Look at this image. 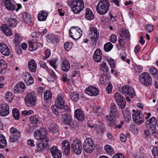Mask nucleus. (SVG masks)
<instances>
[{
  "label": "nucleus",
  "mask_w": 158,
  "mask_h": 158,
  "mask_svg": "<svg viewBox=\"0 0 158 158\" xmlns=\"http://www.w3.org/2000/svg\"><path fill=\"white\" fill-rule=\"evenodd\" d=\"M110 7V3L107 0H100L96 7L98 13L101 15L105 14L108 11Z\"/></svg>",
  "instance_id": "3"
},
{
  "label": "nucleus",
  "mask_w": 158,
  "mask_h": 158,
  "mask_svg": "<svg viewBox=\"0 0 158 158\" xmlns=\"http://www.w3.org/2000/svg\"><path fill=\"white\" fill-rule=\"evenodd\" d=\"M150 73L153 76L158 75V71L153 67H152L150 69Z\"/></svg>",
  "instance_id": "59"
},
{
  "label": "nucleus",
  "mask_w": 158,
  "mask_h": 158,
  "mask_svg": "<svg viewBox=\"0 0 158 158\" xmlns=\"http://www.w3.org/2000/svg\"><path fill=\"white\" fill-rule=\"evenodd\" d=\"M57 59L54 58L51 59L49 61V63L55 70L57 68L58 64L56 63Z\"/></svg>",
  "instance_id": "39"
},
{
  "label": "nucleus",
  "mask_w": 158,
  "mask_h": 158,
  "mask_svg": "<svg viewBox=\"0 0 158 158\" xmlns=\"http://www.w3.org/2000/svg\"><path fill=\"white\" fill-rule=\"evenodd\" d=\"M113 47V45L112 44L109 42L105 44L104 49L106 52H108L111 50Z\"/></svg>",
  "instance_id": "42"
},
{
  "label": "nucleus",
  "mask_w": 158,
  "mask_h": 158,
  "mask_svg": "<svg viewBox=\"0 0 158 158\" xmlns=\"http://www.w3.org/2000/svg\"><path fill=\"white\" fill-rule=\"evenodd\" d=\"M130 87L127 85L123 86L120 90V92L125 96H127V92Z\"/></svg>",
  "instance_id": "43"
},
{
  "label": "nucleus",
  "mask_w": 158,
  "mask_h": 158,
  "mask_svg": "<svg viewBox=\"0 0 158 158\" xmlns=\"http://www.w3.org/2000/svg\"><path fill=\"white\" fill-rule=\"evenodd\" d=\"M85 17L89 20H91L94 18V15L91 10L87 8L85 10Z\"/></svg>",
  "instance_id": "30"
},
{
  "label": "nucleus",
  "mask_w": 158,
  "mask_h": 158,
  "mask_svg": "<svg viewBox=\"0 0 158 158\" xmlns=\"http://www.w3.org/2000/svg\"><path fill=\"white\" fill-rule=\"evenodd\" d=\"M61 145L62 150H64V152H66L67 154H69L70 149V145L69 142L67 140H64L62 142Z\"/></svg>",
  "instance_id": "27"
},
{
  "label": "nucleus",
  "mask_w": 158,
  "mask_h": 158,
  "mask_svg": "<svg viewBox=\"0 0 158 158\" xmlns=\"http://www.w3.org/2000/svg\"><path fill=\"white\" fill-rule=\"evenodd\" d=\"M36 98L32 93L28 94L25 96L24 101L27 107H33L36 104Z\"/></svg>",
  "instance_id": "4"
},
{
  "label": "nucleus",
  "mask_w": 158,
  "mask_h": 158,
  "mask_svg": "<svg viewBox=\"0 0 158 158\" xmlns=\"http://www.w3.org/2000/svg\"><path fill=\"white\" fill-rule=\"evenodd\" d=\"M100 81L102 84H105L107 82L106 77L101 75L100 78Z\"/></svg>",
  "instance_id": "62"
},
{
  "label": "nucleus",
  "mask_w": 158,
  "mask_h": 158,
  "mask_svg": "<svg viewBox=\"0 0 158 158\" xmlns=\"http://www.w3.org/2000/svg\"><path fill=\"white\" fill-rule=\"evenodd\" d=\"M31 122L35 124H38L40 122V118L38 115L31 116L30 117Z\"/></svg>",
  "instance_id": "35"
},
{
  "label": "nucleus",
  "mask_w": 158,
  "mask_h": 158,
  "mask_svg": "<svg viewBox=\"0 0 158 158\" xmlns=\"http://www.w3.org/2000/svg\"><path fill=\"white\" fill-rule=\"evenodd\" d=\"M50 151L53 158H61V152L56 146H53L50 149Z\"/></svg>",
  "instance_id": "15"
},
{
  "label": "nucleus",
  "mask_w": 158,
  "mask_h": 158,
  "mask_svg": "<svg viewBox=\"0 0 158 158\" xmlns=\"http://www.w3.org/2000/svg\"><path fill=\"white\" fill-rule=\"evenodd\" d=\"M135 95V93L134 89L131 87H130L127 92V96H128L131 98H133Z\"/></svg>",
  "instance_id": "47"
},
{
  "label": "nucleus",
  "mask_w": 158,
  "mask_h": 158,
  "mask_svg": "<svg viewBox=\"0 0 158 158\" xmlns=\"http://www.w3.org/2000/svg\"><path fill=\"white\" fill-rule=\"evenodd\" d=\"M52 95L50 91L47 90L44 93V100L45 102H49L51 100Z\"/></svg>",
  "instance_id": "34"
},
{
  "label": "nucleus",
  "mask_w": 158,
  "mask_h": 158,
  "mask_svg": "<svg viewBox=\"0 0 158 158\" xmlns=\"http://www.w3.org/2000/svg\"><path fill=\"white\" fill-rule=\"evenodd\" d=\"M61 121L63 124L70 125L72 121V116L67 114H64L62 115Z\"/></svg>",
  "instance_id": "18"
},
{
  "label": "nucleus",
  "mask_w": 158,
  "mask_h": 158,
  "mask_svg": "<svg viewBox=\"0 0 158 158\" xmlns=\"http://www.w3.org/2000/svg\"><path fill=\"white\" fill-rule=\"evenodd\" d=\"M0 27L2 31L6 35L10 36L12 35L11 29L6 24H2L1 26Z\"/></svg>",
  "instance_id": "25"
},
{
  "label": "nucleus",
  "mask_w": 158,
  "mask_h": 158,
  "mask_svg": "<svg viewBox=\"0 0 158 158\" xmlns=\"http://www.w3.org/2000/svg\"><path fill=\"white\" fill-rule=\"evenodd\" d=\"M105 151L109 155L114 154V149L110 146L108 145H106L104 147Z\"/></svg>",
  "instance_id": "37"
},
{
  "label": "nucleus",
  "mask_w": 158,
  "mask_h": 158,
  "mask_svg": "<svg viewBox=\"0 0 158 158\" xmlns=\"http://www.w3.org/2000/svg\"><path fill=\"white\" fill-rule=\"evenodd\" d=\"M135 69L136 72L138 73H140L143 70L142 67L140 65H136L135 67Z\"/></svg>",
  "instance_id": "61"
},
{
  "label": "nucleus",
  "mask_w": 158,
  "mask_h": 158,
  "mask_svg": "<svg viewBox=\"0 0 158 158\" xmlns=\"http://www.w3.org/2000/svg\"><path fill=\"white\" fill-rule=\"evenodd\" d=\"M29 49L30 51H33L37 49L38 45L36 43L34 42L29 41Z\"/></svg>",
  "instance_id": "36"
},
{
  "label": "nucleus",
  "mask_w": 158,
  "mask_h": 158,
  "mask_svg": "<svg viewBox=\"0 0 158 158\" xmlns=\"http://www.w3.org/2000/svg\"><path fill=\"white\" fill-rule=\"evenodd\" d=\"M110 114L114 118H118L120 115V112L116 110H111Z\"/></svg>",
  "instance_id": "45"
},
{
  "label": "nucleus",
  "mask_w": 158,
  "mask_h": 158,
  "mask_svg": "<svg viewBox=\"0 0 158 158\" xmlns=\"http://www.w3.org/2000/svg\"><path fill=\"white\" fill-rule=\"evenodd\" d=\"M22 78L24 82L28 85H30L34 83V79L27 72L23 73L22 74Z\"/></svg>",
  "instance_id": "14"
},
{
  "label": "nucleus",
  "mask_w": 158,
  "mask_h": 158,
  "mask_svg": "<svg viewBox=\"0 0 158 158\" xmlns=\"http://www.w3.org/2000/svg\"><path fill=\"white\" fill-rule=\"evenodd\" d=\"M29 69L33 73L35 72L36 71L37 65L35 60L32 59L29 60L28 63Z\"/></svg>",
  "instance_id": "26"
},
{
  "label": "nucleus",
  "mask_w": 158,
  "mask_h": 158,
  "mask_svg": "<svg viewBox=\"0 0 158 158\" xmlns=\"http://www.w3.org/2000/svg\"><path fill=\"white\" fill-rule=\"evenodd\" d=\"M12 113L14 118L15 120H18L20 118V114L18 110L14 108L12 111Z\"/></svg>",
  "instance_id": "38"
},
{
  "label": "nucleus",
  "mask_w": 158,
  "mask_h": 158,
  "mask_svg": "<svg viewBox=\"0 0 158 158\" xmlns=\"http://www.w3.org/2000/svg\"><path fill=\"white\" fill-rule=\"evenodd\" d=\"M129 35L130 34L128 31H123L121 34L120 36H122L123 38L127 39V37H129Z\"/></svg>",
  "instance_id": "60"
},
{
  "label": "nucleus",
  "mask_w": 158,
  "mask_h": 158,
  "mask_svg": "<svg viewBox=\"0 0 158 158\" xmlns=\"http://www.w3.org/2000/svg\"><path fill=\"white\" fill-rule=\"evenodd\" d=\"M25 85L22 82H20L14 87V89L15 92L16 93H22L25 90Z\"/></svg>",
  "instance_id": "16"
},
{
  "label": "nucleus",
  "mask_w": 158,
  "mask_h": 158,
  "mask_svg": "<svg viewBox=\"0 0 158 158\" xmlns=\"http://www.w3.org/2000/svg\"><path fill=\"white\" fill-rule=\"evenodd\" d=\"M56 106V107H55L54 106H52L51 107V109L53 113L54 114L57 116L58 115L59 113V109Z\"/></svg>",
  "instance_id": "57"
},
{
  "label": "nucleus",
  "mask_w": 158,
  "mask_h": 158,
  "mask_svg": "<svg viewBox=\"0 0 158 158\" xmlns=\"http://www.w3.org/2000/svg\"><path fill=\"white\" fill-rule=\"evenodd\" d=\"M4 4L6 8L9 10H14L15 9V3L12 0H5Z\"/></svg>",
  "instance_id": "19"
},
{
  "label": "nucleus",
  "mask_w": 158,
  "mask_h": 158,
  "mask_svg": "<svg viewBox=\"0 0 158 158\" xmlns=\"http://www.w3.org/2000/svg\"><path fill=\"white\" fill-rule=\"evenodd\" d=\"M83 147L86 152L88 153H91L95 147L92 139L89 138H86L83 143Z\"/></svg>",
  "instance_id": "5"
},
{
  "label": "nucleus",
  "mask_w": 158,
  "mask_h": 158,
  "mask_svg": "<svg viewBox=\"0 0 158 158\" xmlns=\"http://www.w3.org/2000/svg\"><path fill=\"white\" fill-rule=\"evenodd\" d=\"M0 51L4 55L9 56L10 54V51L7 46L3 43H0Z\"/></svg>",
  "instance_id": "21"
},
{
  "label": "nucleus",
  "mask_w": 158,
  "mask_h": 158,
  "mask_svg": "<svg viewBox=\"0 0 158 158\" xmlns=\"http://www.w3.org/2000/svg\"><path fill=\"white\" fill-rule=\"evenodd\" d=\"M133 113L132 115V118L136 124L139 125L141 124L144 122L143 117L142 114H140L138 111L135 110H132Z\"/></svg>",
  "instance_id": "11"
},
{
  "label": "nucleus",
  "mask_w": 158,
  "mask_h": 158,
  "mask_svg": "<svg viewBox=\"0 0 158 158\" xmlns=\"http://www.w3.org/2000/svg\"><path fill=\"white\" fill-rule=\"evenodd\" d=\"M23 17L24 22L26 23L31 22V19L28 13L26 12L23 13Z\"/></svg>",
  "instance_id": "40"
},
{
  "label": "nucleus",
  "mask_w": 158,
  "mask_h": 158,
  "mask_svg": "<svg viewBox=\"0 0 158 158\" xmlns=\"http://www.w3.org/2000/svg\"><path fill=\"white\" fill-rule=\"evenodd\" d=\"M69 33L70 36L75 40L80 38L82 34L81 29L77 27H72L69 30Z\"/></svg>",
  "instance_id": "6"
},
{
  "label": "nucleus",
  "mask_w": 158,
  "mask_h": 158,
  "mask_svg": "<svg viewBox=\"0 0 158 158\" xmlns=\"http://www.w3.org/2000/svg\"><path fill=\"white\" fill-rule=\"evenodd\" d=\"M129 129L133 133L137 134L138 132V129L135 126L131 125L130 126Z\"/></svg>",
  "instance_id": "53"
},
{
  "label": "nucleus",
  "mask_w": 158,
  "mask_h": 158,
  "mask_svg": "<svg viewBox=\"0 0 158 158\" xmlns=\"http://www.w3.org/2000/svg\"><path fill=\"white\" fill-rule=\"evenodd\" d=\"M49 131L52 133H56L59 131V128L57 124L54 123H52L48 127Z\"/></svg>",
  "instance_id": "28"
},
{
  "label": "nucleus",
  "mask_w": 158,
  "mask_h": 158,
  "mask_svg": "<svg viewBox=\"0 0 158 158\" xmlns=\"http://www.w3.org/2000/svg\"><path fill=\"white\" fill-rule=\"evenodd\" d=\"M33 112V111L32 110H24L22 112V115L25 116L26 115L31 114Z\"/></svg>",
  "instance_id": "63"
},
{
  "label": "nucleus",
  "mask_w": 158,
  "mask_h": 158,
  "mask_svg": "<svg viewBox=\"0 0 158 158\" xmlns=\"http://www.w3.org/2000/svg\"><path fill=\"white\" fill-rule=\"evenodd\" d=\"M61 69L64 72H67L70 68V64L69 62L65 58L62 60Z\"/></svg>",
  "instance_id": "23"
},
{
  "label": "nucleus",
  "mask_w": 158,
  "mask_h": 158,
  "mask_svg": "<svg viewBox=\"0 0 158 158\" xmlns=\"http://www.w3.org/2000/svg\"><path fill=\"white\" fill-rule=\"evenodd\" d=\"M34 135L37 140H42L37 146L38 150L41 151L44 149L48 144V139L47 137V134L43 129H41L35 131Z\"/></svg>",
  "instance_id": "1"
},
{
  "label": "nucleus",
  "mask_w": 158,
  "mask_h": 158,
  "mask_svg": "<svg viewBox=\"0 0 158 158\" xmlns=\"http://www.w3.org/2000/svg\"><path fill=\"white\" fill-rule=\"evenodd\" d=\"M20 136V132L18 130L15 132V134L13 135H11L10 140L11 142H14Z\"/></svg>",
  "instance_id": "33"
},
{
  "label": "nucleus",
  "mask_w": 158,
  "mask_h": 158,
  "mask_svg": "<svg viewBox=\"0 0 158 158\" xmlns=\"http://www.w3.org/2000/svg\"><path fill=\"white\" fill-rule=\"evenodd\" d=\"M157 124V120L156 118L154 117H152L146 121V126L148 128H152L153 129L155 128V125Z\"/></svg>",
  "instance_id": "20"
},
{
  "label": "nucleus",
  "mask_w": 158,
  "mask_h": 158,
  "mask_svg": "<svg viewBox=\"0 0 158 158\" xmlns=\"http://www.w3.org/2000/svg\"><path fill=\"white\" fill-rule=\"evenodd\" d=\"M40 67L44 69L45 70L47 71L48 70L49 68L48 66L43 61H40Z\"/></svg>",
  "instance_id": "56"
},
{
  "label": "nucleus",
  "mask_w": 158,
  "mask_h": 158,
  "mask_svg": "<svg viewBox=\"0 0 158 158\" xmlns=\"http://www.w3.org/2000/svg\"><path fill=\"white\" fill-rule=\"evenodd\" d=\"M126 40V39L123 38L122 36H120L119 38V40H118V43L119 45L121 47L123 48H124V45L125 43Z\"/></svg>",
  "instance_id": "49"
},
{
  "label": "nucleus",
  "mask_w": 158,
  "mask_h": 158,
  "mask_svg": "<svg viewBox=\"0 0 158 158\" xmlns=\"http://www.w3.org/2000/svg\"><path fill=\"white\" fill-rule=\"evenodd\" d=\"M107 61L111 68L113 69L115 67L116 64L113 59L111 58H108L107 59Z\"/></svg>",
  "instance_id": "52"
},
{
  "label": "nucleus",
  "mask_w": 158,
  "mask_h": 158,
  "mask_svg": "<svg viewBox=\"0 0 158 158\" xmlns=\"http://www.w3.org/2000/svg\"><path fill=\"white\" fill-rule=\"evenodd\" d=\"M101 66V70L104 72H107L108 71V67L106 66L105 63L103 62H102L100 65Z\"/></svg>",
  "instance_id": "50"
},
{
  "label": "nucleus",
  "mask_w": 158,
  "mask_h": 158,
  "mask_svg": "<svg viewBox=\"0 0 158 158\" xmlns=\"http://www.w3.org/2000/svg\"><path fill=\"white\" fill-rule=\"evenodd\" d=\"M72 151L77 155H80L82 150V145L81 142L77 140L73 141L71 145Z\"/></svg>",
  "instance_id": "7"
},
{
  "label": "nucleus",
  "mask_w": 158,
  "mask_h": 158,
  "mask_svg": "<svg viewBox=\"0 0 158 158\" xmlns=\"http://www.w3.org/2000/svg\"><path fill=\"white\" fill-rule=\"evenodd\" d=\"M74 114L76 118L79 121H83L85 118L84 113L80 109L76 110L74 112Z\"/></svg>",
  "instance_id": "24"
},
{
  "label": "nucleus",
  "mask_w": 158,
  "mask_h": 158,
  "mask_svg": "<svg viewBox=\"0 0 158 158\" xmlns=\"http://www.w3.org/2000/svg\"><path fill=\"white\" fill-rule=\"evenodd\" d=\"M17 22V21L15 19L10 18L8 20L9 26L12 27H15L16 26Z\"/></svg>",
  "instance_id": "44"
},
{
  "label": "nucleus",
  "mask_w": 158,
  "mask_h": 158,
  "mask_svg": "<svg viewBox=\"0 0 158 158\" xmlns=\"http://www.w3.org/2000/svg\"><path fill=\"white\" fill-rule=\"evenodd\" d=\"M94 110L98 115H102L103 114L102 111V109L100 106H95L94 108Z\"/></svg>",
  "instance_id": "46"
},
{
  "label": "nucleus",
  "mask_w": 158,
  "mask_h": 158,
  "mask_svg": "<svg viewBox=\"0 0 158 158\" xmlns=\"http://www.w3.org/2000/svg\"><path fill=\"white\" fill-rule=\"evenodd\" d=\"M7 144L6 140L4 136L0 134V148H5Z\"/></svg>",
  "instance_id": "32"
},
{
  "label": "nucleus",
  "mask_w": 158,
  "mask_h": 158,
  "mask_svg": "<svg viewBox=\"0 0 158 158\" xmlns=\"http://www.w3.org/2000/svg\"><path fill=\"white\" fill-rule=\"evenodd\" d=\"M9 113V107L7 104H4L0 106V115L1 116H5Z\"/></svg>",
  "instance_id": "17"
},
{
  "label": "nucleus",
  "mask_w": 158,
  "mask_h": 158,
  "mask_svg": "<svg viewBox=\"0 0 158 158\" xmlns=\"http://www.w3.org/2000/svg\"><path fill=\"white\" fill-rule=\"evenodd\" d=\"M67 3L70 6L72 11L75 14L80 13L84 7V3L82 0L68 1Z\"/></svg>",
  "instance_id": "2"
},
{
  "label": "nucleus",
  "mask_w": 158,
  "mask_h": 158,
  "mask_svg": "<svg viewBox=\"0 0 158 158\" xmlns=\"http://www.w3.org/2000/svg\"><path fill=\"white\" fill-rule=\"evenodd\" d=\"M70 97L71 99L74 102H77L79 99L78 94L76 92H71Z\"/></svg>",
  "instance_id": "41"
},
{
  "label": "nucleus",
  "mask_w": 158,
  "mask_h": 158,
  "mask_svg": "<svg viewBox=\"0 0 158 158\" xmlns=\"http://www.w3.org/2000/svg\"><path fill=\"white\" fill-rule=\"evenodd\" d=\"M99 90L96 87L90 86L86 88L85 92L87 94L90 96H95L99 93Z\"/></svg>",
  "instance_id": "12"
},
{
  "label": "nucleus",
  "mask_w": 158,
  "mask_h": 158,
  "mask_svg": "<svg viewBox=\"0 0 158 158\" xmlns=\"http://www.w3.org/2000/svg\"><path fill=\"white\" fill-rule=\"evenodd\" d=\"M140 82L144 85L148 86L151 85L152 82V80L150 75L144 73H142L139 78Z\"/></svg>",
  "instance_id": "8"
},
{
  "label": "nucleus",
  "mask_w": 158,
  "mask_h": 158,
  "mask_svg": "<svg viewBox=\"0 0 158 158\" xmlns=\"http://www.w3.org/2000/svg\"><path fill=\"white\" fill-rule=\"evenodd\" d=\"M14 96L11 92H7L6 94V98L8 101L11 102L13 99Z\"/></svg>",
  "instance_id": "48"
},
{
  "label": "nucleus",
  "mask_w": 158,
  "mask_h": 158,
  "mask_svg": "<svg viewBox=\"0 0 158 158\" xmlns=\"http://www.w3.org/2000/svg\"><path fill=\"white\" fill-rule=\"evenodd\" d=\"M14 40L15 42L16 45L19 44L21 41V38L19 37V34L17 33L15 34Z\"/></svg>",
  "instance_id": "55"
},
{
  "label": "nucleus",
  "mask_w": 158,
  "mask_h": 158,
  "mask_svg": "<svg viewBox=\"0 0 158 158\" xmlns=\"http://www.w3.org/2000/svg\"><path fill=\"white\" fill-rule=\"evenodd\" d=\"M113 158H125L124 155L120 153L115 154L113 156Z\"/></svg>",
  "instance_id": "64"
},
{
  "label": "nucleus",
  "mask_w": 158,
  "mask_h": 158,
  "mask_svg": "<svg viewBox=\"0 0 158 158\" xmlns=\"http://www.w3.org/2000/svg\"><path fill=\"white\" fill-rule=\"evenodd\" d=\"M152 152L155 158H158V147H155L153 148Z\"/></svg>",
  "instance_id": "54"
},
{
  "label": "nucleus",
  "mask_w": 158,
  "mask_h": 158,
  "mask_svg": "<svg viewBox=\"0 0 158 158\" xmlns=\"http://www.w3.org/2000/svg\"><path fill=\"white\" fill-rule=\"evenodd\" d=\"M72 44L70 42H66L64 44V47L67 51H69L71 48Z\"/></svg>",
  "instance_id": "51"
},
{
  "label": "nucleus",
  "mask_w": 158,
  "mask_h": 158,
  "mask_svg": "<svg viewBox=\"0 0 158 158\" xmlns=\"http://www.w3.org/2000/svg\"><path fill=\"white\" fill-rule=\"evenodd\" d=\"M114 97L118 106L121 108H124L126 106V102L124 98L119 93L117 92Z\"/></svg>",
  "instance_id": "10"
},
{
  "label": "nucleus",
  "mask_w": 158,
  "mask_h": 158,
  "mask_svg": "<svg viewBox=\"0 0 158 158\" xmlns=\"http://www.w3.org/2000/svg\"><path fill=\"white\" fill-rule=\"evenodd\" d=\"M55 103V106L57 107L59 109L63 108V107H64V104H65L64 96L62 94L58 95Z\"/></svg>",
  "instance_id": "13"
},
{
  "label": "nucleus",
  "mask_w": 158,
  "mask_h": 158,
  "mask_svg": "<svg viewBox=\"0 0 158 158\" xmlns=\"http://www.w3.org/2000/svg\"><path fill=\"white\" fill-rule=\"evenodd\" d=\"M93 57L95 61L97 62L101 61L102 59V53L100 49L96 50L94 54Z\"/></svg>",
  "instance_id": "22"
},
{
  "label": "nucleus",
  "mask_w": 158,
  "mask_h": 158,
  "mask_svg": "<svg viewBox=\"0 0 158 158\" xmlns=\"http://www.w3.org/2000/svg\"><path fill=\"white\" fill-rule=\"evenodd\" d=\"M48 15V14L44 11H40L38 15V20L39 21H45Z\"/></svg>",
  "instance_id": "31"
},
{
  "label": "nucleus",
  "mask_w": 158,
  "mask_h": 158,
  "mask_svg": "<svg viewBox=\"0 0 158 158\" xmlns=\"http://www.w3.org/2000/svg\"><path fill=\"white\" fill-rule=\"evenodd\" d=\"M91 36L90 40L93 44L95 46L99 36V31L96 27H93L90 28Z\"/></svg>",
  "instance_id": "9"
},
{
  "label": "nucleus",
  "mask_w": 158,
  "mask_h": 158,
  "mask_svg": "<svg viewBox=\"0 0 158 158\" xmlns=\"http://www.w3.org/2000/svg\"><path fill=\"white\" fill-rule=\"evenodd\" d=\"M7 64L3 60H0V73L3 74L6 72Z\"/></svg>",
  "instance_id": "29"
},
{
  "label": "nucleus",
  "mask_w": 158,
  "mask_h": 158,
  "mask_svg": "<svg viewBox=\"0 0 158 158\" xmlns=\"http://www.w3.org/2000/svg\"><path fill=\"white\" fill-rule=\"evenodd\" d=\"M145 29L148 32L150 33L154 30V27L152 25L148 24L146 26Z\"/></svg>",
  "instance_id": "58"
}]
</instances>
